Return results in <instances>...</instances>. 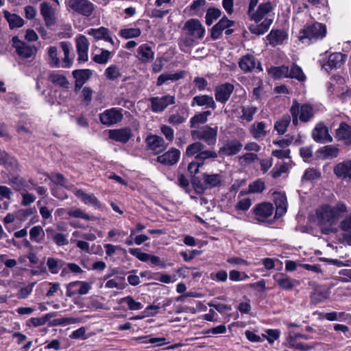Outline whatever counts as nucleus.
Listing matches in <instances>:
<instances>
[{
    "mask_svg": "<svg viewBox=\"0 0 351 351\" xmlns=\"http://www.w3.org/2000/svg\"><path fill=\"white\" fill-rule=\"evenodd\" d=\"M250 132L254 138L258 139L265 137L267 134V132L265 130V123L261 121L256 124H253Z\"/></svg>",
    "mask_w": 351,
    "mask_h": 351,
    "instance_id": "4c0bfd02",
    "label": "nucleus"
},
{
    "mask_svg": "<svg viewBox=\"0 0 351 351\" xmlns=\"http://www.w3.org/2000/svg\"><path fill=\"white\" fill-rule=\"evenodd\" d=\"M184 29H187L189 34L197 39H201L205 34V28L198 19H191L184 24Z\"/></svg>",
    "mask_w": 351,
    "mask_h": 351,
    "instance_id": "dca6fc26",
    "label": "nucleus"
},
{
    "mask_svg": "<svg viewBox=\"0 0 351 351\" xmlns=\"http://www.w3.org/2000/svg\"><path fill=\"white\" fill-rule=\"evenodd\" d=\"M334 174L339 179L351 180V160H346L334 167Z\"/></svg>",
    "mask_w": 351,
    "mask_h": 351,
    "instance_id": "a211bd4d",
    "label": "nucleus"
},
{
    "mask_svg": "<svg viewBox=\"0 0 351 351\" xmlns=\"http://www.w3.org/2000/svg\"><path fill=\"white\" fill-rule=\"evenodd\" d=\"M206 106V108L215 110L216 108L215 101L212 96L201 95L195 96L191 101V106Z\"/></svg>",
    "mask_w": 351,
    "mask_h": 351,
    "instance_id": "393cba45",
    "label": "nucleus"
},
{
    "mask_svg": "<svg viewBox=\"0 0 351 351\" xmlns=\"http://www.w3.org/2000/svg\"><path fill=\"white\" fill-rule=\"evenodd\" d=\"M108 133L110 139L123 144L127 143L133 136L132 130L128 127L110 130Z\"/></svg>",
    "mask_w": 351,
    "mask_h": 351,
    "instance_id": "2eb2a0df",
    "label": "nucleus"
},
{
    "mask_svg": "<svg viewBox=\"0 0 351 351\" xmlns=\"http://www.w3.org/2000/svg\"><path fill=\"white\" fill-rule=\"evenodd\" d=\"M288 77L296 79L300 82H303L306 80V76L302 69L295 64H293L291 69H289Z\"/></svg>",
    "mask_w": 351,
    "mask_h": 351,
    "instance_id": "79ce46f5",
    "label": "nucleus"
},
{
    "mask_svg": "<svg viewBox=\"0 0 351 351\" xmlns=\"http://www.w3.org/2000/svg\"><path fill=\"white\" fill-rule=\"evenodd\" d=\"M141 339H143L142 341L143 343H149L154 344L156 346H163L167 343L165 337H152L151 336H146L141 337Z\"/></svg>",
    "mask_w": 351,
    "mask_h": 351,
    "instance_id": "680f3d73",
    "label": "nucleus"
},
{
    "mask_svg": "<svg viewBox=\"0 0 351 351\" xmlns=\"http://www.w3.org/2000/svg\"><path fill=\"white\" fill-rule=\"evenodd\" d=\"M243 145L240 141L234 138L228 141L219 149L218 154L221 156H231L237 154L242 149Z\"/></svg>",
    "mask_w": 351,
    "mask_h": 351,
    "instance_id": "f8f14e48",
    "label": "nucleus"
},
{
    "mask_svg": "<svg viewBox=\"0 0 351 351\" xmlns=\"http://www.w3.org/2000/svg\"><path fill=\"white\" fill-rule=\"evenodd\" d=\"M68 215L70 217L73 218H81L84 219L88 221L92 220L93 217L89 216L88 215L84 213L81 209L80 208H75V209H71L68 211L67 213Z\"/></svg>",
    "mask_w": 351,
    "mask_h": 351,
    "instance_id": "e2e57ef3",
    "label": "nucleus"
},
{
    "mask_svg": "<svg viewBox=\"0 0 351 351\" xmlns=\"http://www.w3.org/2000/svg\"><path fill=\"white\" fill-rule=\"evenodd\" d=\"M121 302H125L128 304V308L132 311L141 310L143 308V304L134 300L132 296H127L121 300Z\"/></svg>",
    "mask_w": 351,
    "mask_h": 351,
    "instance_id": "4d7b16f0",
    "label": "nucleus"
},
{
    "mask_svg": "<svg viewBox=\"0 0 351 351\" xmlns=\"http://www.w3.org/2000/svg\"><path fill=\"white\" fill-rule=\"evenodd\" d=\"M347 56L341 52L331 53L328 61L322 65V68L329 73L332 69L340 68L346 60Z\"/></svg>",
    "mask_w": 351,
    "mask_h": 351,
    "instance_id": "4468645a",
    "label": "nucleus"
},
{
    "mask_svg": "<svg viewBox=\"0 0 351 351\" xmlns=\"http://www.w3.org/2000/svg\"><path fill=\"white\" fill-rule=\"evenodd\" d=\"M69 11L84 17L90 16L95 10V5L89 0H65Z\"/></svg>",
    "mask_w": 351,
    "mask_h": 351,
    "instance_id": "20e7f679",
    "label": "nucleus"
},
{
    "mask_svg": "<svg viewBox=\"0 0 351 351\" xmlns=\"http://www.w3.org/2000/svg\"><path fill=\"white\" fill-rule=\"evenodd\" d=\"M128 251L130 254L136 256L141 261L147 262L149 261L150 254L141 252L139 248H130Z\"/></svg>",
    "mask_w": 351,
    "mask_h": 351,
    "instance_id": "0e129e2a",
    "label": "nucleus"
},
{
    "mask_svg": "<svg viewBox=\"0 0 351 351\" xmlns=\"http://www.w3.org/2000/svg\"><path fill=\"white\" fill-rule=\"evenodd\" d=\"M274 202L276 205V217H281L287 209V197L285 193L274 192L273 193Z\"/></svg>",
    "mask_w": 351,
    "mask_h": 351,
    "instance_id": "4be33fe9",
    "label": "nucleus"
},
{
    "mask_svg": "<svg viewBox=\"0 0 351 351\" xmlns=\"http://www.w3.org/2000/svg\"><path fill=\"white\" fill-rule=\"evenodd\" d=\"M191 135L193 140H201L208 146H213L217 143V128L205 125L199 130H191Z\"/></svg>",
    "mask_w": 351,
    "mask_h": 351,
    "instance_id": "39448f33",
    "label": "nucleus"
},
{
    "mask_svg": "<svg viewBox=\"0 0 351 351\" xmlns=\"http://www.w3.org/2000/svg\"><path fill=\"white\" fill-rule=\"evenodd\" d=\"M221 15V11L219 8L214 7L209 8L206 14V24L208 26L211 25L213 21L219 19Z\"/></svg>",
    "mask_w": 351,
    "mask_h": 351,
    "instance_id": "37998d69",
    "label": "nucleus"
},
{
    "mask_svg": "<svg viewBox=\"0 0 351 351\" xmlns=\"http://www.w3.org/2000/svg\"><path fill=\"white\" fill-rule=\"evenodd\" d=\"M234 90V85L229 82L217 86L215 88V97L216 101L222 104H225L230 98Z\"/></svg>",
    "mask_w": 351,
    "mask_h": 351,
    "instance_id": "9d476101",
    "label": "nucleus"
},
{
    "mask_svg": "<svg viewBox=\"0 0 351 351\" xmlns=\"http://www.w3.org/2000/svg\"><path fill=\"white\" fill-rule=\"evenodd\" d=\"M326 32V25L315 22L311 25H306L299 32L298 38L302 43L307 40L310 43L324 38Z\"/></svg>",
    "mask_w": 351,
    "mask_h": 351,
    "instance_id": "f03ea898",
    "label": "nucleus"
},
{
    "mask_svg": "<svg viewBox=\"0 0 351 351\" xmlns=\"http://www.w3.org/2000/svg\"><path fill=\"white\" fill-rule=\"evenodd\" d=\"M320 174L314 169L308 168L302 176V180L313 181L319 177Z\"/></svg>",
    "mask_w": 351,
    "mask_h": 351,
    "instance_id": "69168bd1",
    "label": "nucleus"
},
{
    "mask_svg": "<svg viewBox=\"0 0 351 351\" xmlns=\"http://www.w3.org/2000/svg\"><path fill=\"white\" fill-rule=\"evenodd\" d=\"M49 64L51 67L60 66V59L58 57V49L55 46H51L48 49Z\"/></svg>",
    "mask_w": 351,
    "mask_h": 351,
    "instance_id": "de8ad7c7",
    "label": "nucleus"
},
{
    "mask_svg": "<svg viewBox=\"0 0 351 351\" xmlns=\"http://www.w3.org/2000/svg\"><path fill=\"white\" fill-rule=\"evenodd\" d=\"M16 160L10 156L5 151L0 149V165L5 167H13L16 165Z\"/></svg>",
    "mask_w": 351,
    "mask_h": 351,
    "instance_id": "8fccbe9b",
    "label": "nucleus"
},
{
    "mask_svg": "<svg viewBox=\"0 0 351 351\" xmlns=\"http://www.w3.org/2000/svg\"><path fill=\"white\" fill-rule=\"evenodd\" d=\"M265 189V182L261 179H258L249 184L248 193H261Z\"/></svg>",
    "mask_w": 351,
    "mask_h": 351,
    "instance_id": "864d4df0",
    "label": "nucleus"
},
{
    "mask_svg": "<svg viewBox=\"0 0 351 351\" xmlns=\"http://www.w3.org/2000/svg\"><path fill=\"white\" fill-rule=\"evenodd\" d=\"M329 297V292L324 287L316 286L311 294L312 303L318 304L324 302Z\"/></svg>",
    "mask_w": 351,
    "mask_h": 351,
    "instance_id": "7c9ffc66",
    "label": "nucleus"
},
{
    "mask_svg": "<svg viewBox=\"0 0 351 351\" xmlns=\"http://www.w3.org/2000/svg\"><path fill=\"white\" fill-rule=\"evenodd\" d=\"M252 210L256 216V219L263 222L265 219L271 216L274 212V207L271 203L262 202L256 204Z\"/></svg>",
    "mask_w": 351,
    "mask_h": 351,
    "instance_id": "f3484780",
    "label": "nucleus"
},
{
    "mask_svg": "<svg viewBox=\"0 0 351 351\" xmlns=\"http://www.w3.org/2000/svg\"><path fill=\"white\" fill-rule=\"evenodd\" d=\"M12 47L16 49L17 55L23 59L34 58L37 53V48L34 46L27 45L25 42L19 40L17 36H14L12 39Z\"/></svg>",
    "mask_w": 351,
    "mask_h": 351,
    "instance_id": "423d86ee",
    "label": "nucleus"
},
{
    "mask_svg": "<svg viewBox=\"0 0 351 351\" xmlns=\"http://www.w3.org/2000/svg\"><path fill=\"white\" fill-rule=\"evenodd\" d=\"M137 53L138 60L143 63L152 61L154 56V52L148 44L140 45L137 49Z\"/></svg>",
    "mask_w": 351,
    "mask_h": 351,
    "instance_id": "c85d7f7f",
    "label": "nucleus"
},
{
    "mask_svg": "<svg viewBox=\"0 0 351 351\" xmlns=\"http://www.w3.org/2000/svg\"><path fill=\"white\" fill-rule=\"evenodd\" d=\"M182 75L179 73H164L160 75L157 79L156 82V86H160L162 85L165 82H166L168 80L171 81H177L179 79L182 77Z\"/></svg>",
    "mask_w": 351,
    "mask_h": 351,
    "instance_id": "49530a36",
    "label": "nucleus"
},
{
    "mask_svg": "<svg viewBox=\"0 0 351 351\" xmlns=\"http://www.w3.org/2000/svg\"><path fill=\"white\" fill-rule=\"evenodd\" d=\"M313 140L317 143L331 142L332 137L328 134V128L323 123H318L312 132Z\"/></svg>",
    "mask_w": 351,
    "mask_h": 351,
    "instance_id": "6ab92c4d",
    "label": "nucleus"
},
{
    "mask_svg": "<svg viewBox=\"0 0 351 351\" xmlns=\"http://www.w3.org/2000/svg\"><path fill=\"white\" fill-rule=\"evenodd\" d=\"M191 176V184L195 191V193L199 195L203 194L206 190V187L204 186V181L202 182L199 177L195 176V175Z\"/></svg>",
    "mask_w": 351,
    "mask_h": 351,
    "instance_id": "3c124183",
    "label": "nucleus"
},
{
    "mask_svg": "<svg viewBox=\"0 0 351 351\" xmlns=\"http://www.w3.org/2000/svg\"><path fill=\"white\" fill-rule=\"evenodd\" d=\"M72 75L76 81L85 84L91 77L93 71L88 69H75L73 71Z\"/></svg>",
    "mask_w": 351,
    "mask_h": 351,
    "instance_id": "f704fd0d",
    "label": "nucleus"
},
{
    "mask_svg": "<svg viewBox=\"0 0 351 351\" xmlns=\"http://www.w3.org/2000/svg\"><path fill=\"white\" fill-rule=\"evenodd\" d=\"M210 114L211 112L210 110L195 114L190 120V127L195 128L199 124L205 123L208 120V117Z\"/></svg>",
    "mask_w": 351,
    "mask_h": 351,
    "instance_id": "e433bc0d",
    "label": "nucleus"
},
{
    "mask_svg": "<svg viewBox=\"0 0 351 351\" xmlns=\"http://www.w3.org/2000/svg\"><path fill=\"white\" fill-rule=\"evenodd\" d=\"M272 5L270 1L262 3L258 5L257 10L251 14L250 20L254 21L258 23L263 19L264 20L265 16L272 10Z\"/></svg>",
    "mask_w": 351,
    "mask_h": 351,
    "instance_id": "5701e85b",
    "label": "nucleus"
},
{
    "mask_svg": "<svg viewBox=\"0 0 351 351\" xmlns=\"http://www.w3.org/2000/svg\"><path fill=\"white\" fill-rule=\"evenodd\" d=\"M122 109L112 108L106 110L99 114V120L104 125L110 126L114 125L123 119Z\"/></svg>",
    "mask_w": 351,
    "mask_h": 351,
    "instance_id": "6e6552de",
    "label": "nucleus"
},
{
    "mask_svg": "<svg viewBox=\"0 0 351 351\" xmlns=\"http://www.w3.org/2000/svg\"><path fill=\"white\" fill-rule=\"evenodd\" d=\"M193 83L195 85L196 88L199 91H203L207 89L208 82V81L202 77H196L193 80Z\"/></svg>",
    "mask_w": 351,
    "mask_h": 351,
    "instance_id": "774afa93",
    "label": "nucleus"
},
{
    "mask_svg": "<svg viewBox=\"0 0 351 351\" xmlns=\"http://www.w3.org/2000/svg\"><path fill=\"white\" fill-rule=\"evenodd\" d=\"M218 154L215 151L212 149H202V151L198 153V155L195 156V159L198 162H202V166L204 164V162L208 159H215L217 158Z\"/></svg>",
    "mask_w": 351,
    "mask_h": 351,
    "instance_id": "58836bf2",
    "label": "nucleus"
},
{
    "mask_svg": "<svg viewBox=\"0 0 351 351\" xmlns=\"http://www.w3.org/2000/svg\"><path fill=\"white\" fill-rule=\"evenodd\" d=\"M287 34L285 32L280 29H272L270 33L267 36V39L273 47L280 45L286 38Z\"/></svg>",
    "mask_w": 351,
    "mask_h": 351,
    "instance_id": "2f4dec72",
    "label": "nucleus"
},
{
    "mask_svg": "<svg viewBox=\"0 0 351 351\" xmlns=\"http://www.w3.org/2000/svg\"><path fill=\"white\" fill-rule=\"evenodd\" d=\"M87 34L93 36L96 40L103 39L112 45L114 44L112 38L110 36V30L106 27H100L99 28H91L87 31Z\"/></svg>",
    "mask_w": 351,
    "mask_h": 351,
    "instance_id": "b1692460",
    "label": "nucleus"
},
{
    "mask_svg": "<svg viewBox=\"0 0 351 351\" xmlns=\"http://www.w3.org/2000/svg\"><path fill=\"white\" fill-rule=\"evenodd\" d=\"M101 51L100 54L95 55L93 57V60L97 64H106L110 58L111 53L106 49H101Z\"/></svg>",
    "mask_w": 351,
    "mask_h": 351,
    "instance_id": "5fc2aeb1",
    "label": "nucleus"
},
{
    "mask_svg": "<svg viewBox=\"0 0 351 351\" xmlns=\"http://www.w3.org/2000/svg\"><path fill=\"white\" fill-rule=\"evenodd\" d=\"M274 279L278 285L284 290H291L294 286L299 285L300 282L295 279H291L287 275L279 273L274 276Z\"/></svg>",
    "mask_w": 351,
    "mask_h": 351,
    "instance_id": "412c9836",
    "label": "nucleus"
},
{
    "mask_svg": "<svg viewBox=\"0 0 351 351\" xmlns=\"http://www.w3.org/2000/svg\"><path fill=\"white\" fill-rule=\"evenodd\" d=\"M145 141L147 149L152 150L154 155H159L168 147L163 138L156 134H149Z\"/></svg>",
    "mask_w": 351,
    "mask_h": 351,
    "instance_id": "0eeeda50",
    "label": "nucleus"
},
{
    "mask_svg": "<svg viewBox=\"0 0 351 351\" xmlns=\"http://www.w3.org/2000/svg\"><path fill=\"white\" fill-rule=\"evenodd\" d=\"M105 75L110 80H115L121 77V73L117 65L112 64L108 66L105 71Z\"/></svg>",
    "mask_w": 351,
    "mask_h": 351,
    "instance_id": "603ef678",
    "label": "nucleus"
},
{
    "mask_svg": "<svg viewBox=\"0 0 351 351\" xmlns=\"http://www.w3.org/2000/svg\"><path fill=\"white\" fill-rule=\"evenodd\" d=\"M251 204L252 202L250 198H244L238 202L235 205V209L237 210L246 211L250 208Z\"/></svg>",
    "mask_w": 351,
    "mask_h": 351,
    "instance_id": "338daca9",
    "label": "nucleus"
},
{
    "mask_svg": "<svg viewBox=\"0 0 351 351\" xmlns=\"http://www.w3.org/2000/svg\"><path fill=\"white\" fill-rule=\"evenodd\" d=\"M49 80L55 85H58L64 88H69V82L66 77L63 75L51 73L49 75Z\"/></svg>",
    "mask_w": 351,
    "mask_h": 351,
    "instance_id": "ea45409f",
    "label": "nucleus"
},
{
    "mask_svg": "<svg viewBox=\"0 0 351 351\" xmlns=\"http://www.w3.org/2000/svg\"><path fill=\"white\" fill-rule=\"evenodd\" d=\"M291 122V116L285 114L280 119L277 121L274 124V129L278 132V134H284L287 130Z\"/></svg>",
    "mask_w": 351,
    "mask_h": 351,
    "instance_id": "c9c22d12",
    "label": "nucleus"
},
{
    "mask_svg": "<svg viewBox=\"0 0 351 351\" xmlns=\"http://www.w3.org/2000/svg\"><path fill=\"white\" fill-rule=\"evenodd\" d=\"M40 14L44 19L47 27L54 25L56 23L55 11L48 2L40 4Z\"/></svg>",
    "mask_w": 351,
    "mask_h": 351,
    "instance_id": "aec40b11",
    "label": "nucleus"
},
{
    "mask_svg": "<svg viewBox=\"0 0 351 351\" xmlns=\"http://www.w3.org/2000/svg\"><path fill=\"white\" fill-rule=\"evenodd\" d=\"M318 152L323 154L325 158L330 156L335 158L339 154V149L332 145H326L319 149Z\"/></svg>",
    "mask_w": 351,
    "mask_h": 351,
    "instance_id": "13d9d810",
    "label": "nucleus"
},
{
    "mask_svg": "<svg viewBox=\"0 0 351 351\" xmlns=\"http://www.w3.org/2000/svg\"><path fill=\"white\" fill-rule=\"evenodd\" d=\"M89 43L86 37L80 35L76 38L77 51H88Z\"/></svg>",
    "mask_w": 351,
    "mask_h": 351,
    "instance_id": "bf43d9fd",
    "label": "nucleus"
},
{
    "mask_svg": "<svg viewBox=\"0 0 351 351\" xmlns=\"http://www.w3.org/2000/svg\"><path fill=\"white\" fill-rule=\"evenodd\" d=\"M336 137L343 141L346 145H351V127L346 122H341L336 130Z\"/></svg>",
    "mask_w": 351,
    "mask_h": 351,
    "instance_id": "bb28decb",
    "label": "nucleus"
},
{
    "mask_svg": "<svg viewBox=\"0 0 351 351\" xmlns=\"http://www.w3.org/2000/svg\"><path fill=\"white\" fill-rule=\"evenodd\" d=\"M272 22V19L265 18L262 22L250 25L248 29L252 34L261 36L268 31Z\"/></svg>",
    "mask_w": 351,
    "mask_h": 351,
    "instance_id": "a878e982",
    "label": "nucleus"
},
{
    "mask_svg": "<svg viewBox=\"0 0 351 351\" xmlns=\"http://www.w3.org/2000/svg\"><path fill=\"white\" fill-rule=\"evenodd\" d=\"M289 111L294 126L298 125L299 120L301 122L307 123L314 117L313 108L311 104H300L297 100L293 101Z\"/></svg>",
    "mask_w": 351,
    "mask_h": 351,
    "instance_id": "7ed1b4c3",
    "label": "nucleus"
},
{
    "mask_svg": "<svg viewBox=\"0 0 351 351\" xmlns=\"http://www.w3.org/2000/svg\"><path fill=\"white\" fill-rule=\"evenodd\" d=\"M202 180L204 181V186L208 189H213L220 186L222 183V176L219 173L208 174L204 173Z\"/></svg>",
    "mask_w": 351,
    "mask_h": 351,
    "instance_id": "cd10ccee",
    "label": "nucleus"
},
{
    "mask_svg": "<svg viewBox=\"0 0 351 351\" xmlns=\"http://www.w3.org/2000/svg\"><path fill=\"white\" fill-rule=\"evenodd\" d=\"M10 184L16 191H20L27 186L25 180L19 176H13L10 178Z\"/></svg>",
    "mask_w": 351,
    "mask_h": 351,
    "instance_id": "6e6d98bb",
    "label": "nucleus"
},
{
    "mask_svg": "<svg viewBox=\"0 0 351 351\" xmlns=\"http://www.w3.org/2000/svg\"><path fill=\"white\" fill-rule=\"evenodd\" d=\"M242 115L241 119L250 122L253 120L254 115L257 112V108L254 106H242L241 107Z\"/></svg>",
    "mask_w": 351,
    "mask_h": 351,
    "instance_id": "09e8293b",
    "label": "nucleus"
},
{
    "mask_svg": "<svg viewBox=\"0 0 351 351\" xmlns=\"http://www.w3.org/2000/svg\"><path fill=\"white\" fill-rule=\"evenodd\" d=\"M348 212L346 205L341 202H337L335 206L323 204L316 209L317 224L321 227V232L324 234L335 232L332 228L341 218L343 213Z\"/></svg>",
    "mask_w": 351,
    "mask_h": 351,
    "instance_id": "f257e3e1",
    "label": "nucleus"
},
{
    "mask_svg": "<svg viewBox=\"0 0 351 351\" xmlns=\"http://www.w3.org/2000/svg\"><path fill=\"white\" fill-rule=\"evenodd\" d=\"M204 148V145L202 143L199 141L194 142L187 146L185 152V156L188 157L193 156H195L196 155H198V153H199Z\"/></svg>",
    "mask_w": 351,
    "mask_h": 351,
    "instance_id": "c03bdc74",
    "label": "nucleus"
},
{
    "mask_svg": "<svg viewBox=\"0 0 351 351\" xmlns=\"http://www.w3.org/2000/svg\"><path fill=\"white\" fill-rule=\"evenodd\" d=\"M119 34L125 39L137 38L141 36V30L140 28H125L121 29Z\"/></svg>",
    "mask_w": 351,
    "mask_h": 351,
    "instance_id": "a18cd8bd",
    "label": "nucleus"
},
{
    "mask_svg": "<svg viewBox=\"0 0 351 351\" xmlns=\"http://www.w3.org/2000/svg\"><path fill=\"white\" fill-rule=\"evenodd\" d=\"M93 90L90 87L85 86L82 88L81 97L82 103L86 106H88L93 98Z\"/></svg>",
    "mask_w": 351,
    "mask_h": 351,
    "instance_id": "052dcab7",
    "label": "nucleus"
},
{
    "mask_svg": "<svg viewBox=\"0 0 351 351\" xmlns=\"http://www.w3.org/2000/svg\"><path fill=\"white\" fill-rule=\"evenodd\" d=\"M151 110L154 112H161L171 104L176 103L175 96L165 95L162 97H152L149 99Z\"/></svg>",
    "mask_w": 351,
    "mask_h": 351,
    "instance_id": "1a4fd4ad",
    "label": "nucleus"
},
{
    "mask_svg": "<svg viewBox=\"0 0 351 351\" xmlns=\"http://www.w3.org/2000/svg\"><path fill=\"white\" fill-rule=\"evenodd\" d=\"M239 66L244 73L252 71L256 67V58L252 54L243 56L239 62Z\"/></svg>",
    "mask_w": 351,
    "mask_h": 351,
    "instance_id": "c756f323",
    "label": "nucleus"
},
{
    "mask_svg": "<svg viewBox=\"0 0 351 351\" xmlns=\"http://www.w3.org/2000/svg\"><path fill=\"white\" fill-rule=\"evenodd\" d=\"M3 16L9 23L10 29L19 28L24 25V20L16 14H11L7 10L3 11Z\"/></svg>",
    "mask_w": 351,
    "mask_h": 351,
    "instance_id": "72a5a7b5",
    "label": "nucleus"
},
{
    "mask_svg": "<svg viewBox=\"0 0 351 351\" xmlns=\"http://www.w3.org/2000/svg\"><path fill=\"white\" fill-rule=\"evenodd\" d=\"M235 25V21L230 20L226 16H223L210 29V38L213 40L219 39L223 31L228 27H232Z\"/></svg>",
    "mask_w": 351,
    "mask_h": 351,
    "instance_id": "9b49d317",
    "label": "nucleus"
},
{
    "mask_svg": "<svg viewBox=\"0 0 351 351\" xmlns=\"http://www.w3.org/2000/svg\"><path fill=\"white\" fill-rule=\"evenodd\" d=\"M180 156V151L178 149L171 147L162 154H159L156 161L165 166H172L176 164Z\"/></svg>",
    "mask_w": 351,
    "mask_h": 351,
    "instance_id": "ddd939ff",
    "label": "nucleus"
},
{
    "mask_svg": "<svg viewBox=\"0 0 351 351\" xmlns=\"http://www.w3.org/2000/svg\"><path fill=\"white\" fill-rule=\"evenodd\" d=\"M269 73L271 74L275 79L288 77L289 67L285 65L272 66L269 70Z\"/></svg>",
    "mask_w": 351,
    "mask_h": 351,
    "instance_id": "a19ab883",
    "label": "nucleus"
},
{
    "mask_svg": "<svg viewBox=\"0 0 351 351\" xmlns=\"http://www.w3.org/2000/svg\"><path fill=\"white\" fill-rule=\"evenodd\" d=\"M75 195L83 201L85 204L93 205L95 208H100L101 205L97 198L93 194H88L82 190H77Z\"/></svg>",
    "mask_w": 351,
    "mask_h": 351,
    "instance_id": "473e14b6",
    "label": "nucleus"
}]
</instances>
